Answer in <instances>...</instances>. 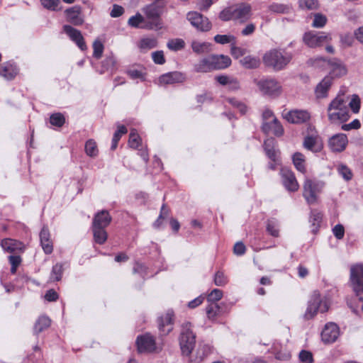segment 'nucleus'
Wrapping results in <instances>:
<instances>
[{
  "label": "nucleus",
  "mask_w": 363,
  "mask_h": 363,
  "mask_svg": "<svg viewBox=\"0 0 363 363\" xmlns=\"http://www.w3.org/2000/svg\"><path fill=\"white\" fill-rule=\"evenodd\" d=\"M349 97L344 93L338 94L328 107V117L331 123H341L350 118L347 107Z\"/></svg>",
  "instance_id": "f257e3e1"
},
{
  "label": "nucleus",
  "mask_w": 363,
  "mask_h": 363,
  "mask_svg": "<svg viewBox=\"0 0 363 363\" xmlns=\"http://www.w3.org/2000/svg\"><path fill=\"white\" fill-rule=\"evenodd\" d=\"M293 58V55L280 49H271L266 52L262 61L264 65L274 71H281L286 67Z\"/></svg>",
  "instance_id": "f03ea898"
},
{
  "label": "nucleus",
  "mask_w": 363,
  "mask_h": 363,
  "mask_svg": "<svg viewBox=\"0 0 363 363\" xmlns=\"http://www.w3.org/2000/svg\"><path fill=\"white\" fill-rule=\"evenodd\" d=\"M219 18L223 21L245 23L250 19V4L241 2L229 6L220 12Z\"/></svg>",
  "instance_id": "7ed1b4c3"
},
{
  "label": "nucleus",
  "mask_w": 363,
  "mask_h": 363,
  "mask_svg": "<svg viewBox=\"0 0 363 363\" xmlns=\"http://www.w3.org/2000/svg\"><path fill=\"white\" fill-rule=\"evenodd\" d=\"M162 9L163 6L157 1L145 6L142 9V11L145 14V19L147 18L149 21L143 27L150 30L161 29L160 16L162 13Z\"/></svg>",
  "instance_id": "20e7f679"
},
{
  "label": "nucleus",
  "mask_w": 363,
  "mask_h": 363,
  "mask_svg": "<svg viewBox=\"0 0 363 363\" xmlns=\"http://www.w3.org/2000/svg\"><path fill=\"white\" fill-rule=\"evenodd\" d=\"M329 308V302L325 297H321L318 291H314L308 301L304 317L306 319L313 318L318 311L326 312Z\"/></svg>",
  "instance_id": "39448f33"
},
{
  "label": "nucleus",
  "mask_w": 363,
  "mask_h": 363,
  "mask_svg": "<svg viewBox=\"0 0 363 363\" xmlns=\"http://www.w3.org/2000/svg\"><path fill=\"white\" fill-rule=\"evenodd\" d=\"M196 342V336L191 330L189 322L184 323L179 337V345L183 355L189 356L192 352Z\"/></svg>",
  "instance_id": "423d86ee"
},
{
  "label": "nucleus",
  "mask_w": 363,
  "mask_h": 363,
  "mask_svg": "<svg viewBox=\"0 0 363 363\" xmlns=\"http://www.w3.org/2000/svg\"><path fill=\"white\" fill-rule=\"evenodd\" d=\"M351 285L356 296L362 302L361 308L363 311V264H358L350 268Z\"/></svg>",
  "instance_id": "0eeeda50"
},
{
  "label": "nucleus",
  "mask_w": 363,
  "mask_h": 363,
  "mask_svg": "<svg viewBox=\"0 0 363 363\" xmlns=\"http://www.w3.org/2000/svg\"><path fill=\"white\" fill-rule=\"evenodd\" d=\"M312 65L315 67L322 65V64H327L330 69V74H333L335 77H340L345 76L347 73V69L346 66L339 60L333 59L326 60L325 58L318 57L310 60Z\"/></svg>",
  "instance_id": "6e6552de"
},
{
  "label": "nucleus",
  "mask_w": 363,
  "mask_h": 363,
  "mask_svg": "<svg viewBox=\"0 0 363 363\" xmlns=\"http://www.w3.org/2000/svg\"><path fill=\"white\" fill-rule=\"evenodd\" d=\"M324 183L317 180L306 179L303 184V196L308 203H314L318 194L323 189Z\"/></svg>",
  "instance_id": "1a4fd4ad"
},
{
  "label": "nucleus",
  "mask_w": 363,
  "mask_h": 363,
  "mask_svg": "<svg viewBox=\"0 0 363 363\" xmlns=\"http://www.w3.org/2000/svg\"><path fill=\"white\" fill-rule=\"evenodd\" d=\"M263 146L267 156L272 161L269 164V167L275 169L277 166L280 164V153L275 139L273 138H267L264 140Z\"/></svg>",
  "instance_id": "9d476101"
},
{
  "label": "nucleus",
  "mask_w": 363,
  "mask_h": 363,
  "mask_svg": "<svg viewBox=\"0 0 363 363\" xmlns=\"http://www.w3.org/2000/svg\"><path fill=\"white\" fill-rule=\"evenodd\" d=\"M136 345L138 350L140 353H152L157 350L155 339L148 333L138 336Z\"/></svg>",
  "instance_id": "9b49d317"
},
{
  "label": "nucleus",
  "mask_w": 363,
  "mask_h": 363,
  "mask_svg": "<svg viewBox=\"0 0 363 363\" xmlns=\"http://www.w3.org/2000/svg\"><path fill=\"white\" fill-rule=\"evenodd\" d=\"M186 18L192 26L199 30L208 31L211 28V24L208 19L198 12H189L187 13Z\"/></svg>",
  "instance_id": "f8f14e48"
},
{
  "label": "nucleus",
  "mask_w": 363,
  "mask_h": 363,
  "mask_svg": "<svg viewBox=\"0 0 363 363\" xmlns=\"http://www.w3.org/2000/svg\"><path fill=\"white\" fill-rule=\"evenodd\" d=\"M330 40V35L325 33L315 34L309 32L306 33L303 36L304 43L311 48L322 46L329 43Z\"/></svg>",
  "instance_id": "ddd939ff"
},
{
  "label": "nucleus",
  "mask_w": 363,
  "mask_h": 363,
  "mask_svg": "<svg viewBox=\"0 0 363 363\" xmlns=\"http://www.w3.org/2000/svg\"><path fill=\"white\" fill-rule=\"evenodd\" d=\"M311 133L308 134L303 140V147L312 152H318L322 149V144L317 131L312 127H309Z\"/></svg>",
  "instance_id": "4468645a"
},
{
  "label": "nucleus",
  "mask_w": 363,
  "mask_h": 363,
  "mask_svg": "<svg viewBox=\"0 0 363 363\" xmlns=\"http://www.w3.org/2000/svg\"><path fill=\"white\" fill-rule=\"evenodd\" d=\"M280 174L282 184L287 191L291 192L298 191L299 188L298 183L294 174L291 170L283 168L281 169Z\"/></svg>",
  "instance_id": "2eb2a0df"
},
{
  "label": "nucleus",
  "mask_w": 363,
  "mask_h": 363,
  "mask_svg": "<svg viewBox=\"0 0 363 363\" xmlns=\"http://www.w3.org/2000/svg\"><path fill=\"white\" fill-rule=\"evenodd\" d=\"M348 143L347 137L344 133H337L330 138L328 146L331 151L340 152L345 150Z\"/></svg>",
  "instance_id": "dca6fc26"
},
{
  "label": "nucleus",
  "mask_w": 363,
  "mask_h": 363,
  "mask_svg": "<svg viewBox=\"0 0 363 363\" xmlns=\"http://www.w3.org/2000/svg\"><path fill=\"white\" fill-rule=\"evenodd\" d=\"M340 335L339 327L334 323H327L321 333L322 340L325 343L334 342Z\"/></svg>",
  "instance_id": "f3484780"
},
{
  "label": "nucleus",
  "mask_w": 363,
  "mask_h": 363,
  "mask_svg": "<svg viewBox=\"0 0 363 363\" xmlns=\"http://www.w3.org/2000/svg\"><path fill=\"white\" fill-rule=\"evenodd\" d=\"M284 117L289 123H302L308 121L311 115L307 111L295 109L287 112Z\"/></svg>",
  "instance_id": "a211bd4d"
},
{
  "label": "nucleus",
  "mask_w": 363,
  "mask_h": 363,
  "mask_svg": "<svg viewBox=\"0 0 363 363\" xmlns=\"http://www.w3.org/2000/svg\"><path fill=\"white\" fill-rule=\"evenodd\" d=\"M185 75L179 72H172L161 75L158 79V83L161 85L181 83L185 80Z\"/></svg>",
  "instance_id": "6ab92c4d"
},
{
  "label": "nucleus",
  "mask_w": 363,
  "mask_h": 363,
  "mask_svg": "<svg viewBox=\"0 0 363 363\" xmlns=\"http://www.w3.org/2000/svg\"><path fill=\"white\" fill-rule=\"evenodd\" d=\"M18 74V69L15 63L9 61L0 65V76L7 80L13 79Z\"/></svg>",
  "instance_id": "aec40b11"
},
{
  "label": "nucleus",
  "mask_w": 363,
  "mask_h": 363,
  "mask_svg": "<svg viewBox=\"0 0 363 363\" xmlns=\"http://www.w3.org/2000/svg\"><path fill=\"white\" fill-rule=\"evenodd\" d=\"M262 129L265 133H272L276 136H281L284 133V128L277 118L269 122H263Z\"/></svg>",
  "instance_id": "412c9836"
},
{
  "label": "nucleus",
  "mask_w": 363,
  "mask_h": 363,
  "mask_svg": "<svg viewBox=\"0 0 363 363\" xmlns=\"http://www.w3.org/2000/svg\"><path fill=\"white\" fill-rule=\"evenodd\" d=\"M173 318V311H168L164 315L158 318L159 328L163 334L167 335L172 330Z\"/></svg>",
  "instance_id": "4be33fe9"
},
{
  "label": "nucleus",
  "mask_w": 363,
  "mask_h": 363,
  "mask_svg": "<svg viewBox=\"0 0 363 363\" xmlns=\"http://www.w3.org/2000/svg\"><path fill=\"white\" fill-rule=\"evenodd\" d=\"M111 221V216L107 211L102 210L98 212L94 217L92 227L106 228Z\"/></svg>",
  "instance_id": "5701e85b"
},
{
  "label": "nucleus",
  "mask_w": 363,
  "mask_h": 363,
  "mask_svg": "<svg viewBox=\"0 0 363 363\" xmlns=\"http://www.w3.org/2000/svg\"><path fill=\"white\" fill-rule=\"evenodd\" d=\"M210 56L213 70L225 69L231 64V60L227 55H211Z\"/></svg>",
  "instance_id": "b1692460"
},
{
  "label": "nucleus",
  "mask_w": 363,
  "mask_h": 363,
  "mask_svg": "<svg viewBox=\"0 0 363 363\" xmlns=\"http://www.w3.org/2000/svg\"><path fill=\"white\" fill-rule=\"evenodd\" d=\"M257 85L260 89L264 91H279L281 88L279 82L272 78L257 81Z\"/></svg>",
  "instance_id": "393cba45"
},
{
  "label": "nucleus",
  "mask_w": 363,
  "mask_h": 363,
  "mask_svg": "<svg viewBox=\"0 0 363 363\" xmlns=\"http://www.w3.org/2000/svg\"><path fill=\"white\" fill-rule=\"evenodd\" d=\"M67 20L72 24L79 26L82 24L83 19L80 16V12L78 8L72 7L66 10Z\"/></svg>",
  "instance_id": "a878e982"
},
{
  "label": "nucleus",
  "mask_w": 363,
  "mask_h": 363,
  "mask_svg": "<svg viewBox=\"0 0 363 363\" xmlns=\"http://www.w3.org/2000/svg\"><path fill=\"white\" fill-rule=\"evenodd\" d=\"M1 245L3 249L9 252L21 250L23 248V244L21 242L9 238L3 240Z\"/></svg>",
  "instance_id": "bb28decb"
},
{
  "label": "nucleus",
  "mask_w": 363,
  "mask_h": 363,
  "mask_svg": "<svg viewBox=\"0 0 363 363\" xmlns=\"http://www.w3.org/2000/svg\"><path fill=\"white\" fill-rule=\"evenodd\" d=\"M194 69L198 72H208L213 71L212 61L211 56L201 59L194 65Z\"/></svg>",
  "instance_id": "cd10ccee"
},
{
  "label": "nucleus",
  "mask_w": 363,
  "mask_h": 363,
  "mask_svg": "<svg viewBox=\"0 0 363 363\" xmlns=\"http://www.w3.org/2000/svg\"><path fill=\"white\" fill-rule=\"evenodd\" d=\"M128 75L134 80L145 81L146 78V69L143 67H131L127 70Z\"/></svg>",
  "instance_id": "c85d7f7f"
},
{
  "label": "nucleus",
  "mask_w": 363,
  "mask_h": 363,
  "mask_svg": "<svg viewBox=\"0 0 363 363\" xmlns=\"http://www.w3.org/2000/svg\"><path fill=\"white\" fill-rule=\"evenodd\" d=\"M191 48L194 52L199 55L208 53L211 50V44L206 42L194 40L191 43Z\"/></svg>",
  "instance_id": "c756f323"
},
{
  "label": "nucleus",
  "mask_w": 363,
  "mask_h": 363,
  "mask_svg": "<svg viewBox=\"0 0 363 363\" xmlns=\"http://www.w3.org/2000/svg\"><path fill=\"white\" fill-rule=\"evenodd\" d=\"M92 232L94 240L97 244L102 245L107 240L108 234L106 228L92 227Z\"/></svg>",
  "instance_id": "7c9ffc66"
},
{
  "label": "nucleus",
  "mask_w": 363,
  "mask_h": 363,
  "mask_svg": "<svg viewBox=\"0 0 363 363\" xmlns=\"http://www.w3.org/2000/svg\"><path fill=\"white\" fill-rule=\"evenodd\" d=\"M50 325V320L48 317L42 315L38 318L34 325V333L38 334L48 328Z\"/></svg>",
  "instance_id": "2f4dec72"
},
{
  "label": "nucleus",
  "mask_w": 363,
  "mask_h": 363,
  "mask_svg": "<svg viewBox=\"0 0 363 363\" xmlns=\"http://www.w3.org/2000/svg\"><path fill=\"white\" fill-rule=\"evenodd\" d=\"M157 46V40L154 37H147L142 38L138 44V47L142 50H148Z\"/></svg>",
  "instance_id": "473e14b6"
},
{
  "label": "nucleus",
  "mask_w": 363,
  "mask_h": 363,
  "mask_svg": "<svg viewBox=\"0 0 363 363\" xmlns=\"http://www.w3.org/2000/svg\"><path fill=\"white\" fill-rule=\"evenodd\" d=\"M293 162L296 169L302 173L306 172L305 157L300 152H296L293 155Z\"/></svg>",
  "instance_id": "72a5a7b5"
},
{
  "label": "nucleus",
  "mask_w": 363,
  "mask_h": 363,
  "mask_svg": "<svg viewBox=\"0 0 363 363\" xmlns=\"http://www.w3.org/2000/svg\"><path fill=\"white\" fill-rule=\"evenodd\" d=\"M266 229L267 233L273 237H279V225L277 220L274 219L269 220L267 223Z\"/></svg>",
  "instance_id": "f704fd0d"
},
{
  "label": "nucleus",
  "mask_w": 363,
  "mask_h": 363,
  "mask_svg": "<svg viewBox=\"0 0 363 363\" xmlns=\"http://www.w3.org/2000/svg\"><path fill=\"white\" fill-rule=\"evenodd\" d=\"M144 22H145V17L140 13H137L135 16H131L128 19V25L132 27L145 28L144 27H142V26H145V24L141 25Z\"/></svg>",
  "instance_id": "c9c22d12"
},
{
  "label": "nucleus",
  "mask_w": 363,
  "mask_h": 363,
  "mask_svg": "<svg viewBox=\"0 0 363 363\" xmlns=\"http://www.w3.org/2000/svg\"><path fill=\"white\" fill-rule=\"evenodd\" d=\"M348 105L354 113H358L361 106V99L359 96L357 94L352 95L350 101H348L347 106Z\"/></svg>",
  "instance_id": "e433bc0d"
},
{
  "label": "nucleus",
  "mask_w": 363,
  "mask_h": 363,
  "mask_svg": "<svg viewBox=\"0 0 363 363\" xmlns=\"http://www.w3.org/2000/svg\"><path fill=\"white\" fill-rule=\"evenodd\" d=\"M167 46L171 50L178 51L184 48L185 43L180 38L172 39L168 41Z\"/></svg>",
  "instance_id": "4c0bfd02"
},
{
  "label": "nucleus",
  "mask_w": 363,
  "mask_h": 363,
  "mask_svg": "<svg viewBox=\"0 0 363 363\" xmlns=\"http://www.w3.org/2000/svg\"><path fill=\"white\" fill-rule=\"evenodd\" d=\"M333 83V77L331 76H326L318 84L315 91H328L332 87Z\"/></svg>",
  "instance_id": "58836bf2"
},
{
  "label": "nucleus",
  "mask_w": 363,
  "mask_h": 363,
  "mask_svg": "<svg viewBox=\"0 0 363 363\" xmlns=\"http://www.w3.org/2000/svg\"><path fill=\"white\" fill-rule=\"evenodd\" d=\"M206 311L208 318L214 320L220 313V306L217 303H210Z\"/></svg>",
  "instance_id": "ea45409f"
},
{
  "label": "nucleus",
  "mask_w": 363,
  "mask_h": 363,
  "mask_svg": "<svg viewBox=\"0 0 363 363\" xmlns=\"http://www.w3.org/2000/svg\"><path fill=\"white\" fill-rule=\"evenodd\" d=\"M85 152L90 157H96L99 152L96 142L89 140L85 144Z\"/></svg>",
  "instance_id": "a19ab883"
},
{
  "label": "nucleus",
  "mask_w": 363,
  "mask_h": 363,
  "mask_svg": "<svg viewBox=\"0 0 363 363\" xmlns=\"http://www.w3.org/2000/svg\"><path fill=\"white\" fill-rule=\"evenodd\" d=\"M216 43L221 45L230 43L231 45L235 41V38L233 35H216L214 37Z\"/></svg>",
  "instance_id": "79ce46f5"
},
{
  "label": "nucleus",
  "mask_w": 363,
  "mask_h": 363,
  "mask_svg": "<svg viewBox=\"0 0 363 363\" xmlns=\"http://www.w3.org/2000/svg\"><path fill=\"white\" fill-rule=\"evenodd\" d=\"M299 7L302 9L315 10L318 8V2L317 0H299Z\"/></svg>",
  "instance_id": "37998d69"
},
{
  "label": "nucleus",
  "mask_w": 363,
  "mask_h": 363,
  "mask_svg": "<svg viewBox=\"0 0 363 363\" xmlns=\"http://www.w3.org/2000/svg\"><path fill=\"white\" fill-rule=\"evenodd\" d=\"M65 122V118L64 116L60 113H55L50 116V123L51 125L62 127Z\"/></svg>",
  "instance_id": "c03bdc74"
},
{
  "label": "nucleus",
  "mask_w": 363,
  "mask_h": 363,
  "mask_svg": "<svg viewBox=\"0 0 363 363\" xmlns=\"http://www.w3.org/2000/svg\"><path fill=\"white\" fill-rule=\"evenodd\" d=\"M63 272V267L61 264H56L52 267L50 279L53 281H57L61 279Z\"/></svg>",
  "instance_id": "a18cd8bd"
},
{
  "label": "nucleus",
  "mask_w": 363,
  "mask_h": 363,
  "mask_svg": "<svg viewBox=\"0 0 363 363\" xmlns=\"http://www.w3.org/2000/svg\"><path fill=\"white\" fill-rule=\"evenodd\" d=\"M214 284L218 286H223L228 282V277L221 271H218L214 276Z\"/></svg>",
  "instance_id": "49530a36"
},
{
  "label": "nucleus",
  "mask_w": 363,
  "mask_h": 363,
  "mask_svg": "<svg viewBox=\"0 0 363 363\" xmlns=\"http://www.w3.org/2000/svg\"><path fill=\"white\" fill-rule=\"evenodd\" d=\"M337 172L347 181H349L352 177V173L350 169L345 164H339L337 166Z\"/></svg>",
  "instance_id": "de8ad7c7"
},
{
  "label": "nucleus",
  "mask_w": 363,
  "mask_h": 363,
  "mask_svg": "<svg viewBox=\"0 0 363 363\" xmlns=\"http://www.w3.org/2000/svg\"><path fill=\"white\" fill-rule=\"evenodd\" d=\"M140 138L138 135V133L135 132V130H132L130 135H129V140L128 144L130 147L132 148H138L140 143Z\"/></svg>",
  "instance_id": "09e8293b"
},
{
  "label": "nucleus",
  "mask_w": 363,
  "mask_h": 363,
  "mask_svg": "<svg viewBox=\"0 0 363 363\" xmlns=\"http://www.w3.org/2000/svg\"><path fill=\"white\" fill-rule=\"evenodd\" d=\"M216 79L219 84L222 85L232 84L233 88H238L237 81L234 80L232 78H230L229 77L225 75H220L217 76L216 77Z\"/></svg>",
  "instance_id": "8fccbe9b"
},
{
  "label": "nucleus",
  "mask_w": 363,
  "mask_h": 363,
  "mask_svg": "<svg viewBox=\"0 0 363 363\" xmlns=\"http://www.w3.org/2000/svg\"><path fill=\"white\" fill-rule=\"evenodd\" d=\"M223 291L220 289H215L211 291L207 297V300L211 303H216V301L220 300L223 297Z\"/></svg>",
  "instance_id": "3c124183"
},
{
  "label": "nucleus",
  "mask_w": 363,
  "mask_h": 363,
  "mask_svg": "<svg viewBox=\"0 0 363 363\" xmlns=\"http://www.w3.org/2000/svg\"><path fill=\"white\" fill-rule=\"evenodd\" d=\"M64 31L69 35L72 40L74 41L82 33L79 30L72 28L70 26L65 25L63 27Z\"/></svg>",
  "instance_id": "603ef678"
},
{
  "label": "nucleus",
  "mask_w": 363,
  "mask_h": 363,
  "mask_svg": "<svg viewBox=\"0 0 363 363\" xmlns=\"http://www.w3.org/2000/svg\"><path fill=\"white\" fill-rule=\"evenodd\" d=\"M93 56L96 59H99L104 52V45L98 40H96L93 43Z\"/></svg>",
  "instance_id": "864d4df0"
},
{
  "label": "nucleus",
  "mask_w": 363,
  "mask_h": 363,
  "mask_svg": "<svg viewBox=\"0 0 363 363\" xmlns=\"http://www.w3.org/2000/svg\"><path fill=\"white\" fill-rule=\"evenodd\" d=\"M327 22V18L325 16L320 13H315L314 15V20L313 22V26L315 28H322Z\"/></svg>",
  "instance_id": "5fc2aeb1"
},
{
  "label": "nucleus",
  "mask_w": 363,
  "mask_h": 363,
  "mask_svg": "<svg viewBox=\"0 0 363 363\" xmlns=\"http://www.w3.org/2000/svg\"><path fill=\"white\" fill-rule=\"evenodd\" d=\"M152 59L157 65H164L166 62L162 50H157L152 53Z\"/></svg>",
  "instance_id": "6e6d98bb"
},
{
  "label": "nucleus",
  "mask_w": 363,
  "mask_h": 363,
  "mask_svg": "<svg viewBox=\"0 0 363 363\" xmlns=\"http://www.w3.org/2000/svg\"><path fill=\"white\" fill-rule=\"evenodd\" d=\"M299 359L303 363H313V354L307 350H301L299 353Z\"/></svg>",
  "instance_id": "4d7b16f0"
},
{
  "label": "nucleus",
  "mask_w": 363,
  "mask_h": 363,
  "mask_svg": "<svg viewBox=\"0 0 363 363\" xmlns=\"http://www.w3.org/2000/svg\"><path fill=\"white\" fill-rule=\"evenodd\" d=\"M41 3L44 7L51 9L53 11H56L60 9L58 6L60 3V0H41Z\"/></svg>",
  "instance_id": "13d9d810"
},
{
  "label": "nucleus",
  "mask_w": 363,
  "mask_h": 363,
  "mask_svg": "<svg viewBox=\"0 0 363 363\" xmlns=\"http://www.w3.org/2000/svg\"><path fill=\"white\" fill-rule=\"evenodd\" d=\"M231 55L235 58H239L242 56H243L246 53V50L242 49L240 47L235 46V41L231 45V50H230Z\"/></svg>",
  "instance_id": "bf43d9fd"
},
{
  "label": "nucleus",
  "mask_w": 363,
  "mask_h": 363,
  "mask_svg": "<svg viewBox=\"0 0 363 363\" xmlns=\"http://www.w3.org/2000/svg\"><path fill=\"white\" fill-rule=\"evenodd\" d=\"M271 11L275 13H285L290 11L288 6L284 4H274L270 6Z\"/></svg>",
  "instance_id": "052dcab7"
},
{
  "label": "nucleus",
  "mask_w": 363,
  "mask_h": 363,
  "mask_svg": "<svg viewBox=\"0 0 363 363\" xmlns=\"http://www.w3.org/2000/svg\"><path fill=\"white\" fill-rule=\"evenodd\" d=\"M361 127L360 121L358 119L353 120L351 123L344 124L342 125V129L345 131L350 130L352 129H359Z\"/></svg>",
  "instance_id": "680f3d73"
},
{
  "label": "nucleus",
  "mask_w": 363,
  "mask_h": 363,
  "mask_svg": "<svg viewBox=\"0 0 363 363\" xmlns=\"http://www.w3.org/2000/svg\"><path fill=\"white\" fill-rule=\"evenodd\" d=\"M246 247L242 242H238L235 244L233 247V252L238 256H241L245 254Z\"/></svg>",
  "instance_id": "e2e57ef3"
},
{
  "label": "nucleus",
  "mask_w": 363,
  "mask_h": 363,
  "mask_svg": "<svg viewBox=\"0 0 363 363\" xmlns=\"http://www.w3.org/2000/svg\"><path fill=\"white\" fill-rule=\"evenodd\" d=\"M333 233L337 239L340 240L345 235L344 227L340 224H337L333 228Z\"/></svg>",
  "instance_id": "0e129e2a"
},
{
  "label": "nucleus",
  "mask_w": 363,
  "mask_h": 363,
  "mask_svg": "<svg viewBox=\"0 0 363 363\" xmlns=\"http://www.w3.org/2000/svg\"><path fill=\"white\" fill-rule=\"evenodd\" d=\"M42 248L45 254H50L53 250L52 241L51 239L48 240L47 242H40Z\"/></svg>",
  "instance_id": "69168bd1"
},
{
  "label": "nucleus",
  "mask_w": 363,
  "mask_h": 363,
  "mask_svg": "<svg viewBox=\"0 0 363 363\" xmlns=\"http://www.w3.org/2000/svg\"><path fill=\"white\" fill-rule=\"evenodd\" d=\"M124 12V9L122 6L119 5H113V9L111 11V16L113 18H117L121 16Z\"/></svg>",
  "instance_id": "338daca9"
},
{
  "label": "nucleus",
  "mask_w": 363,
  "mask_h": 363,
  "mask_svg": "<svg viewBox=\"0 0 363 363\" xmlns=\"http://www.w3.org/2000/svg\"><path fill=\"white\" fill-rule=\"evenodd\" d=\"M45 298L48 301H55L58 298V294L55 290L50 289L45 294Z\"/></svg>",
  "instance_id": "774afa93"
}]
</instances>
